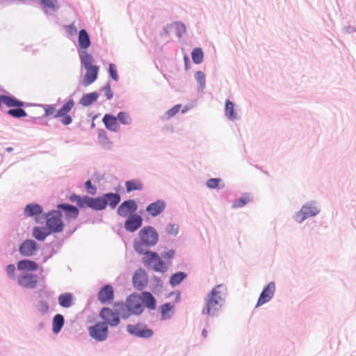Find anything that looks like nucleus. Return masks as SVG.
I'll use <instances>...</instances> for the list:
<instances>
[{
	"instance_id": "9",
	"label": "nucleus",
	"mask_w": 356,
	"mask_h": 356,
	"mask_svg": "<svg viewBox=\"0 0 356 356\" xmlns=\"http://www.w3.org/2000/svg\"><path fill=\"white\" fill-rule=\"evenodd\" d=\"M318 213L317 207L312 203L304 205L295 215V220L298 223L302 222L307 218L314 216Z\"/></svg>"
},
{
	"instance_id": "56",
	"label": "nucleus",
	"mask_w": 356,
	"mask_h": 356,
	"mask_svg": "<svg viewBox=\"0 0 356 356\" xmlns=\"http://www.w3.org/2000/svg\"><path fill=\"white\" fill-rule=\"evenodd\" d=\"M99 140L103 144L111 143L108 138L107 137V136L106 134V132H104V131L99 133Z\"/></svg>"
},
{
	"instance_id": "52",
	"label": "nucleus",
	"mask_w": 356,
	"mask_h": 356,
	"mask_svg": "<svg viewBox=\"0 0 356 356\" xmlns=\"http://www.w3.org/2000/svg\"><path fill=\"white\" fill-rule=\"evenodd\" d=\"M6 273L11 279H15V266L13 264H9L6 267Z\"/></svg>"
},
{
	"instance_id": "5",
	"label": "nucleus",
	"mask_w": 356,
	"mask_h": 356,
	"mask_svg": "<svg viewBox=\"0 0 356 356\" xmlns=\"http://www.w3.org/2000/svg\"><path fill=\"white\" fill-rule=\"evenodd\" d=\"M75 106L73 99H68L56 112V118H59L63 125H68L72 122L70 113Z\"/></svg>"
},
{
	"instance_id": "13",
	"label": "nucleus",
	"mask_w": 356,
	"mask_h": 356,
	"mask_svg": "<svg viewBox=\"0 0 356 356\" xmlns=\"http://www.w3.org/2000/svg\"><path fill=\"white\" fill-rule=\"evenodd\" d=\"M275 291V284L274 282H270L262 291L257 303V307L261 306L268 302L274 295Z\"/></svg>"
},
{
	"instance_id": "54",
	"label": "nucleus",
	"mask_w": 356,
	"mask_h": 356,
	"mask_svg": "<svg viewBox=\"0 0 356 356\" xmlns=\"http://www.w3.org/2000/svg\"><path fill=\"white\" fill-rule=\"evenodd\" d=\"M85 187L90 194H91V195L95 194L96 188L92 184V183L90 180L87 181L85 183Z\"/></svg>"
},
{
	"instance_id": "37",
	"label": "nucleus",
	"mask_w": 356,
	"mask_h": 356,
	"mask_svg": "<svg viewBox=\"0 0 356 356\" xmlns=\"http://www.w3.org/2000/svg\"><path fill=\"white\" fill-rule=\"evenodd\" d=\"M187 275L184 272H177L171 275L170 278V283L172 286H177L186 277Z\"/></svg>"
},
{
	"instance_id": "55",
	"label": "nucleus",
	"mask_w": 356,
	"mask_h": 356,
	"mask_svg": "<svg viewBox=\"0 0 356 356\" xmlns=\"http://www.w3.org/2000/svg\"><path fill=\"white\" fill-rule=\"evenodd\" d=\"M176 27L177 29V35L179 37H181V34L186 32L185 25L181 22H177Z\"/></svg>"
},
{
	"instance_id": "35",
	"label": "nucleus",
	"mask_w": 356,
	"mask_h": 356,
	"mask_svg": "<svg viewBox=\"0 0 356 356\" xmlns=\"http://www.w3.org/2000/svg\"><path fill=\"white\" fill-rule=\"evenodd\" d=\"M125 186L127 192H131L133 191L141 190L143 188V184L139 180L133 179L127 181Z\"/></svg>"
},
{
	"instance_id": "8",
	"label": "nucleus",
	"mask_w": 356,
	"mask_h": 356,
	"mask_svg": "<svg viewBox=\"0 0 356 356\" xmlns=\"http://www.w3.org/2000/svg\"><path fill=\"white\" fill-rule=\"evenodd\" d=\"M119 314H120V310L116 313L108 307L102 308L99 312V316L105 321L104 323L111 327H115L120 324Z\"/></svg>"
},
{
	"instance_id": "7",
	"label": "nucleus",
	"mask_w": 356,
	"mask_h": 356,
	"mask_svg": "<svg viewBox=\"0 0 356 356\" xmlns=\"http://www.w3.org/2000/svg\"><path fill=\"white\" fill-rule=\"evenodd\" d=\"M139 238L146 246L154 245L159 238V236L156 230L152 227H145L139 232Z\"/></svg>"
},
{
	"instance_id": "14",
	"label": "nucleus",
	"mask_w": 356,
	"mask_h": 356,
	"mask_svg": "<svg viewBox=\"0 0 356 356\" xmlns=\"http://www.w3.org/2000/svg\"><path fill=\"white\" fill-rule=\"evenodd\" d=\"M97 298L99 301L102 303H109L114 298V291L111 285L106 284L99 291Z\"/></svg>"
},
{
	"instance_id": "44",
	"label": "nucleus",
	"mask_w": 356,
	"mask_h": 356,
	"mask_svg": "<svg viewBox=\"0 0 356 356\" xmlns=\"http://www.w3.org/2000/svg\"><path fill=\"white\" fill-rule=\"evenodd\" d=\"M181 106V104H177L170 109H169L168 111H167L166 113H165V119L168 120L175 116L179 111Z\"/></svg>"
},
{
	"instance_id": "49",
	"label": "nucleus",
	"mask_w": 356,
	"mask_h": 356,
	"mask_svg": "<svg viewBox=\"0 0 356 356\" xmlns=\"http://www.w3.org/2000/svg\"><path fill=\"white\" fill-rule=\"evenodd\" d=\"M179 227L176 224L168 225L166 227V232L170 235H177L178 233Z\"/></svg>"
},
{
	"instance_id": "20",
	"label": "nucleus",
	"mask_w": 356,
	"mask_h": 356,
	"mask_svg": "<svg viewBox=\"0 0 356 356\" xmlns=\"http://www.w3.org/2000/svg\"><path fill=\"white\" fill-rule=\"evenodd\" d=\"M86 73L85 74L83 83L85 86L92 84L97 78L99 72V67L97 65L86 68Z\"/></svg>"
},
{
	"instance_id": "12",
	"label": "nucleus",
	"mask_w": 356,
	"mask_h": 356,
	"mask_svg": "<svg viewBox=\"0 0 356 356\" xmlns=\"http://www.w3.org/2000/svg\"><path fill=\"white\" fill-rule=\"evenodd\" d=\"M134 287L138 290L143 289L147 284L148 277L146 272L142 269H138L132 278Z\"/></svg>"
},
{
	"instance_id": "39",
	"label": "nucleus",
	"mask_w": 356,
	"mask_h": 356,
	"mask_svg": "<svg viewBox=\"0 0 356 356\" xmlns=\"http://www.w3.org/2000/svg\"><path fill=\"white\" fill-rule=\"evenodd\" d=\"M161 314L163 319L170 318L172 312L173 306L170 303H165L161 307Z\"/></svg>"
},
{
	"instance_id": "61",
	"label": "nucleus",
	"mask_w": 356,
	"mask_h": 356,
	"mask_svg": "<svg viewBox=\"0 0 356 356\" xmlns=\"http://www.w3.org/2000/svg\"><path fill=\"white\" fill-rule=\"evenodd\" d=\"M184 60H185V62L186 63L188 61V57L185 56Z\"/></svg>"
},
{
	"instance_id": "1",
	"label": "nucleus",
	"mask_w": 356,
	"mask_h": 356,
	"mask_svg": "<svg viewBox=\"0 0 356 356\" xmlns=\"http://www.w3.org/2000/svg\"><path fill=\"white\" fill-rule=\"evenodd\" d=\"M226 291L227 289L223 284L213 287L205 298L206 306L202 309V314L216 316L221 309Z\"/></svg>"
},
{
	"instance_id": "36",
	"label": "nucleus",
	"mask_w": 356,
	"mask_h": 356,
	"mask_svg": "<svg viewBox=\"0 0 356 356\" xmlns=\"http://www.w3.org/2000/svg\"><path fill=\"white\" fill-rule=\"evenodd\" d=\"M80 59L81 63L83 64L85 68H88L95 65L92 64L94 61L92 56L86 51H83L81 54Z\"/></svg>"
},
{
	"instance_id": "21",
	"label": "nucleus",
	"mask_w": 356,
	"mask_h": 356,
	"mask_svg": "<svg viewBox=\"0 0 356 356\" xmlns=\"http://www.w3.org/2000/svg\"><path fill=\"white\" fill-rule=\"evenodd\" d=\"M165 208V202L159 200L149 204L146 209V211L150 216L154 217L161 214L164 211Z\"/></svg>"
},
{
	"instance_id": "33",
	"label": "nucleus",
	"mask_w": 356,
	"mask_h": 356,
	"mask_svg": "<svg viewBox=\"0 0 356 356\" xmlns=\"http://www.w3.org/2000/svg\"><path fill=\"white\" fill-rule=\"evenodd\" d=\"M253 200L252 195L250 193H245L243 196L236 200L232 205V208L237 209L245 206L246 204L252 202Z\"/></svg>"
},
{
	"instance_id": "2",
	"label": "nucleus",
	"mask_w": 356,
	"mask_h": 356,
	"mask_svg": "<svg viewBox=\"0 0 356 356\" xmlns=\"http://www.w3.org/2000/svg\"><path fill=\"white\" fill-rule=\"evenodd\" d=\"M120 307V315L123 318H127L132 314L139 315L143 312L141 298L139 294H131L127 298L125 304H118Z\"/></svg>"
},
{
	"instance_id": "23",
	"label": "nucleus",
	"mask_w": 356,
	"mask_h": 356,
	"mask_svg": "<svg viewBox=\"0 0 356 356\" xmlns=\"http://www.w3.org/2000/svg\"><path fill=\"white\" fill-rule=\"evenodd\" d=\"M140 298L142 300V305L150 309H154L156 308V300L151 293L147 291H143L141 294H139Z\"/></svg>"
},
{
	"instance_id": "22",
	"label": "nucleus",
	"mask_w": 356,
	"mask_h": 356,
	"mask_svg": "<svg viewBox=\"0 0 356 356\" xmlns=\"http://www.w3.org/2000/svg\"><path fill=\"white\" fill-rule=\"evenodd\" d=\"M118 120L116 117L111 115L110 114L104 115L102 122L104 124L105 127L110 131H118L120 129V126L118 124Z\"/></svg>"
},
{
	"instance_id": "4",
	"label": "nucleus",
	"mask_w": 356,
	"mask_h": 356,
	"mask_svg": "<svg viewBox=\"0 0 356 356\" xmlns=\"http://www.w3.org/2000/svg\"><path fill=\"white\" fill-rule=\"evenodd\" d=\"M46 226L49 229L51 232H61L64 228L61 213L56 210L49 212L47 215Z\"/></svg>"
},
{
	"instance_id": "3",
	"label": "nucleus",
	"mask_w": 356,
	"mask_h": 356,
	"mask_svg": "<svg viewBox=\"0 0 356 356\" xmlns=\"http://www.w3.org/2000/svg\"><path fill=\"white\" fill-rule=\"evenodd\" d=\"M143 262L147 267H152L154 271L164 273L167 266L164 261H161L159 254L156 252L147 251L143 258Z\"/></svg>"
},
{
	"instance_id": "30",
	"label": "nucleus",
	"mask_w": 356,
	"mask_h": 356,
	"mask_svg": "<svg viewBox=\"0 0 356 356\" xmlns=\"http://www.w3.org/2000/svg\"><path fill=\"white\" fill-rule=\"evenodd\" d=\"M58 300L59 305L63 307L68 308L72 305L73 297L70 293L60 294Z\"/></svg>"
},
{
	"instance_id": "41",
	"label": "nucleus",
	"mask_w": 356,
	"mask_h": 356,
	"mask_svg": "<svg viewBox=\"0 0 356 356\" xmlns=\"http://www.w3.org/2000/svg\"><path fill=\"white\" fill-rule=\"evenodd\" d=\"M8 114L12 117L17 118L26 116V111L24 109L21 108V107H17V108L8 110Z\"/></svg>"
},
{
	"instance_id": "27",
	"label": "nucleus",
	"mask_w": 356,
	"mask_h": 356,
	"mask_svg": "<svg viewBox=\"0 0 356 356\" xmlns=\"http://www.w3.org/2000/svg\"><path fill=\"white\" fill-rule=\"evenodd\" d=\"M17 268L19 270L34 271L38 268V265L33 261L21 260L17 263Z\"/></svg>"
},
{
	"instance_id": "16",
	"label": "nucleus",
	"mask_w": 356,
	"mask_h": 356,
	"mask_svg": "<svg viewBox=\"0 0 356 356\" xmlns=\"http://www.w3.org/2000/svg\"><path fill=\"white\" fill-rule=\"evenodd\" d=\"M143 222L142 218L138 214H132L128 216L124 222V227L127 231L134 232L139 229Z\"/></svg>"
},
{
	"instance_id": "24",
	"label": "nucleus",
	"mask_w": 356,
	"mask_h": 356,
	"mask_svg": "<svg viewBox=\"0 0 356 356\" xmlns=\"http://www.w3.org/2000/svg\"><path fill=\"white\" fill-rule=\"evenodd\" d=\"M42 213V208L38 204H30L26 206L24 214L27 217L35 216Z\"/></svg>"
},
{
	"instance_id": "32",
	"label": "nucleus",
	"mask_w": 356,
	"mask_h": 356,
	"mask_svg": "<svg viewBox=\"0 0 356 356\" xmlns=\"http://www.w3.org/2000/svg\"><path fill=\"white\" fill-rule=\"evenodd\" d=\"M225 115L231 120H234L237 118L236 113L234 110V105L232 102L229 99L225 101Z\"/></svg>"
},
{
	"instance_id": "57",
	"label": "nucleus",
	"mask_w": 356,
	"mask_h": 356,
	"mask_svg": "<svg viewBox=\"0 0 356 356\" xmlns=\"http://www.w3.org/2000/svg\"><path fill=\"white\" fill-rule=\"evenodd\" d=\"M174 256H175L174 250H170L168 252H165L162 254V257L164 259H171L174 257Z\"/></svg>"
},
{
	"instance_id": "40",
	"label": "nucleus",
	"mask_w": 356,
	"mask_h": 356,
	"mask_svg": "<svg viewBox=\"0 0 356 356\" xmlns=\"http://www.w3.org/2000/svg\"><path fill=\"white\" fill-rule=\"evenodd\" d=\"M222 183V180L220 178H211L207 180V186L209 188L214 189L218 188L224 187V184L220 185Z\"/></svg>"
},
{
	"instance_id": "50",
	"label": "nucleus",
	"mask_w": 356,
	"mask_h": 356,
	"mask_svg": "<svg viewBox=\"0 0 356 356\" xmlns=\"http://www.w3.org/2000/svg\"><path fill=\"white\" fill-rule=\"evenodd\" d=\"M109 74H110V76H111V78L114 81H117L118 80V75L117 73V70H116L115 65L113 63H111L109 65Z\"/></svg>"
},
{
	"instance_id": "18",
	"label": "nucleus",
	"mask_w": 356,
	"mask_h": 356,
	"mask_svg": "<svg viewBox=\"0 0 356 356\" xmlns=\"http://www.w3.org/2000/svg\"><path fill=\"white\" fill-rule=\"evenodd\" d=\"M18 283L24 288L33 289L38 283V277L33 274L21 275L18 277Z\"/></svg>"
},
{
	"instance_id": "6",
	"label": "nucleus",
	"mask_w": 356,
	"mask_h": 356,
	"mask_svg": "<svg viewBox=\"0 0 356 356\" xmlns=\"http://www.w3.org/2000/svg\"><path fill=\"white\" fill-rule=\"evenodd\" d=\"M90 335L96 341H102L106 339L108 334V325L104 322L97 323L88 329Z\"/></svg>"
},
{
	"instance_id": "26",
	"label": "nucleus",
	"mask_w": 356,
	"mask_h": 356,
	"mask_svg": "<svg viewBox=\"0 0 356 356\" xmlns=\"http://www.w3.org/2000/svg\"><path fill=\"white\" fill-rule=\"evenodd\" d=\"M79 45L81 49H86L90 45V40L88 33L85 29H81L79 33Z\"/></svg>"
},
{
	"instance_id": "19",
	"label": "nucleus",
	"mask_w": 356,
	"mask_h": 356,
	"mask_svg": "<svg viewBox=\"0 0 356 356\" xmlns=\"http://www.w3.org/2000/svg\"><path fill=\"white\" fill-rule=\"evenodd\" d=\"M86 200V207L95 210H102L106 207V201L103 197L92 198L87 196Z\"/></svg>"
},
{
	"instance_id": "60",
	"label": "nucleus",
	"mask_w": 356,
	"mask_h": 356,
	"mask_svg": "<svg viewBox=\"0 0 356 356\" xmlns=\"http://www.w3.org/2000/svg\"><path fill=\"white\" fill-rule=\"evenodd\" d=\"M7 151H8V152H11V151H13V148H12V147H8V148H7Z\"/></svg>"
},
{
	"instance_id": "10",
	"label": "nucleus",
	"mask_w": 356,
	"mask_h": 356,
	"mask_svg": "<svg viewBox=\"0 0 356 356\" xmlns=\"http://www.w3.org/2000/svg\"><path fill=\"white\" fill-rule=\"evenodd\" d=\"M127 330L130 334L143 338H149L153 335V331L143 324L128 325Z\"/></svg>"
},
{
	"instance_id": "48",
	"label": "nucleus",
	"mask_w": 356,
	"mask_h": 356,
	"mask_svg": "<svg viewBox=\"0 0 356 356\" xmlns=\"http://www.w3.org/2000/svg\"><path fill=\"white\" fill-rule=\"evenodd\" d=\"M44 110L45 116H53L54 118H56L57 111L54 105H47L45 106Z\"/></svg>"
},
{
	"instance_id": "43",
	"label": "nucleus",
	"mask_w": 356,
	"mask_h": 356,
	"mask_svg": "<svg viewBox=\"0 0 356 356\" xmlns=\"http://www.w3.org/2000/svg\"><path fill=\"white\" fill-rule=\"evenodd\" d=\"M86 197L87 196L81 197L79 195L73 194L70 197V200L72 202H76L79 207L82 208L86 207L85 202L86 201Z\"/></svg>"
},
{
	"instance_id": "51",
	"label": "nucleus",
	"mask_w": 356,
	"mask_h": 356,
	"mask_svg": "<svg viewBox=\"0 0 356 356\" xmlns=\"http://www.w3.org/2000/svg\"><path fill=\"white\" fill-rule=\"evenodd\" d=\"M195 79L198 83H200L202 86H204L205 85V76L204 74L201 72L198 71L195 74Z\"/></svg>"
},
{
	"instance_id": "28",
	"label": "nucleus",
	"mask_w": 356,
	"mask_h": 356,
	"mask_svg": "<svg viewBox=\"0 0 356 356\" xmlns=\"http://www.w3.org/2000/svg\"><path fill=\"white\" fill-rule=\"evenodd\" d=\"M1 100L2 103L8 107H22L24 105L23 102L7 95H1Z\"/></svg>"
},
{
	"instance_id": "11",
	"label": "nucleus",
	"mask_w": 356,
	"mask_h": 356,
	"mask_svg": "<svg viewBox=\"0 0 356 356\" xmlns=\"http://www.w3.org/2000/svg\"><path fill=\"white\" fill-rule=\"evenodd\" d=\"M138 209V206L134 200H126L122 202L118 208L117 212L122 217H127L134 214Z\"/></svg>"
},
{
	"instance_id": "29",
	"label": "nucleus",
	"mask_w": 356,
	"mask_h": 356,
	"mask_svg": "<svg viewBox=\"0 0 356 356\" xmlns=\"http://www.w3.org/2000/svg\"><path fill=\"white\" fill-rule=\"evenodd\" d=\"M98 98V94L96 92L86 94L80 99L79 103L83 106H88L94 103Z\"/></svg>"
},
{
	"instance_id": "15",
	"label": "nucleus",
	"mask_w": 356,
	"mask_h": 356,
	"mask_svg": "<svg viewBox=\"0 0 356 356\" xmlns=\"http://www.w3.org/2000/svg\"><path fill=\"white\" fill-rule=\"evenodd\" d=\"M38 250L36 243L33 240H26L19 246V251L24 257L34 255Z\"/></svg>"
},
{
	"instance_id": "17",
	"label": "nucleus",
	"mask_w": 356,
	"mask_h": 356,
	"mask_svg": "<svg viewBox=\"0 0 356 356\" xmlns=\"http://www.w3.org/2000/svg\"><path fill=\"white\" fill-rule=\"evenodd\" d=\"M57 208L58 209L63 210L64 212L65 218L67 220H75L79 213V209L73 205L60 204L58 205Z\"/></svg>"
},
{
	"instance_id": "25",
	"label": "nucleus",
	"mask_w": 356,
	"mask_h": 356,
	"mask_svg": "<svg viewBox=\"0 0 356 356\" xmlns=\"http://www.w3.org/2000/svg\"><path fill=\"white\" fill-rule=\"evenodd\" d=\"M51 233V231L47 226L36 227L33 230V236L38 241H44Z\"/></svg>"
},
{
	"instance_id": "46",
	"label": "nucleus",
	"mask_w": 356,
	"mask_h": 356,
	"mask_svg": "<svg viewBox=\"0 0 356 356\" xmlns=\"http://www.w3.org/2000/svg\"><path fill=\"white\" fill-rule=\"evenodd\" d=\"M37 309L41 314H44L49 311V305L46 301H40L37 305Z\"/></svg>"
},
{
	"instance_id": "42",
	"label": "nucleus",
	"mask_w": 356,
	"mask_h": 356,
	"mask_svg": "<svg viewBox=\"0 0 356 356\" xmlns=\"http://www.w3.org/2000/svg\"><path fill=\"white\" fill-rule=\"evenodd\" d=\"M117 118L120 121V122L125 125L131 124L132 122L130 115L126 112H120L118 114Z\"/></svg>"
},
{
	"instance_id": "53",
	"label": "nucleus",
	"mask_w": 356,
	"mask_h": 356,
	"mask_svg": "<svg viewBox=\"0 0 356 356\" xmlns=\"http://www.w3.org/2000/svg\"><path fill=\"white\" fill-rule=\"evenodd\" d=\"M67 33L70 35H74L77 33V29L74 24L65 26Z\"/></svg>"
},
{
	"instance_id": "45",
	"label": "nucleus",
	"mask_w": 356,
	"mask_h": 356,
	"mask_svg": "<svg viewBox=\"0 0 356 356\" xmlns=\"http://www.w3.org/2000/svg\"><path fill=\"white\" fill-rule=\"evenodd\" d=\"M46 8L54 10L57 8V0H40Z\"/></svg>"
},
{
	"instance_id": "58",
	"label": "nucleus",
	"mask_w": 356,
	"mask_h": 356,
	"mask_svg": "<svg viewBox=\"0 0 356 356\" xmlns=\"http://www.w3.org/2000/svg\"><path fill=\"white\" fill-rule=\"evenodd\" d=\"M104 92L105 95L108 99H111L113 97V92L109 86H107L104 88Z\"/></svg>"
},
{
	"instance_id": "38",
	"label": "nucleus",
	"mask_w": 356,
	"mask_h": 356,
	"mask_svg": "<svg viewBox=\"0 0 356 356\" xmlns=\"http://www.w3.org/2000/svg\"><path fill=\"white\" fill-rule=\"evenodd\" d=\"M192 60L195 64H200L203 61L204 53L200 48H195L191 53Z\"/></svg>"
},
{
	"instance_id": "47",
	"label": "nucleus",
	"mask_w": 356,
	"mask_h": 356,
	"mask_svg": "<svg viewBox=\"0 0 356 356\" xmlns=\"http://www.w3.org/2000/svg\"><path fill=\"white\" fill-rule=\"evenodd\" d=\"M145 245V243H143L141 240L139 241H135L134 243V250L138 253V254H143L145 255V253L147 252L145 251V249L144 246Z\"/></svg>"
},
{
	"instance_id": "31",
	"label": "nucleus",
	"mask_w": 356,
	"mask_h": 356,
	"mask_svg": "<svg viewBox=\"0 0 356 356\" xmlns=\"http://www.w3.org/2000/svg\"><path fill=\"white\" fill-rule=\"evenodd\" d=\"M111 208L114 209L120 201V196L118 193H107L103 197Z\"/></svg>"
},
{
	"instance_id": "59",
	"label": "nucleus",
	"mask_w": 356,
	"mask_h": 356,
	"mask_svg": "<svg viewBox=\"0 0 356 356\" xmlns=\"http://www.w3.org/2000/svg\"><path fill=\"white\" fill-rule=\"evenodd\" d=\"M202 336H203L204 338H206V337H207V331L205 329H204V330H202Z\"/></svg>"
},
{
	"instance_id": "34",
	"label": "nucleus",
	"mask_w": 356,
	"mask_h": 356,
	"mask_svg": "<svg viewBox=\"0 0 356 356\" xmlns=\"http://www.w3.org/2000/svg\"><path fill=\"white\" fill-rule=\"evenodd\" d=\"M64 325V318L61 314H56L53 319V332L58 334Z\"/></svg>"
}]
</instances>
